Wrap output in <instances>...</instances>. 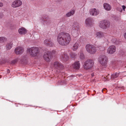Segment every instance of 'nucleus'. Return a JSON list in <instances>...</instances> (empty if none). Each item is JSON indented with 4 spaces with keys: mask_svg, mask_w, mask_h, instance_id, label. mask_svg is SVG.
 <instances>
[{
    "mask_svg": "<svg viewBox=\"0 0 126 126\" xmlns=\"http://www.w3.org/2000/svg\"><path fill=\"white\" fill-rule=\"evenodd\" d=\"M71 38L70 35L68 33L61 32L58 34L57 40L58 43L62 46H66L70 43Z\"/></svg>",
    "mask_w": 126,
    "mask_h": 126,
    "instance_id": "f257e3e1",
    "label": "nucleus"
},
{
    "mask_svg": "<svg viewBox=\"0 0 126 126\" xmlns=\"http://www.w3.org/2000/svg\"><path fill=\"white\" fill-rule=\"evenodd\" d=\"M85 48L87 51L91 54H94L96 51V47L92 44H88L86 45Z\"/></svg>",
    "mask_w": 126,
    "mask_h": 126,
    "instance_id": "f03ea898",
    "label": "nucleus"
},
{
    "mask_svg": "<svg viewBox=\"0 0 126 126\" xmlns=\"http://www.w3.org/2000/svg\"><path fill=\"white\" fill-rule=\"evenodd\" d=\"M38 48L37 47H32L31 48H28L27 49V52L33 56H36L38 52Z\"/></svg>",
    "mask_w": 126,
    "mask_h": 126,
    "instance_id": "7ed1b4c3",
    "label": "nucleus"
},
{
    "mask_svg": "<svg viewBox=\"0 0 126 126\" xmlns=\"http://www.w3.org/2000/svg\"><path fill=\"white\" fill-rule=\"evenodd\" d=\"M98 61L104 67H106L107 64L108 58L104 55L100 56L98 58Z\"/></svg>",
    "mask_w": 126,
    "mask_h": 126,
    "instance_id": "20e7f679",
    "label": "nucleus"
},
{
    "mask_svg": "<svg viewBox=\"0 0 126 126\" xmlns=\"http://www.w3.org/2000/svg\"><path fill=\"white\" fill-rule=\"evenodd\" d=\"M94 64V62L92 60H88L84 62L83 66L84 69H88L91 68Z\"/></svg>",
    "mask_w": 126,
    "mask_h": 126,
    "instance_id": "39448f33",
    "label": "nucleus"
},
{
    "mask_svg": "<svg viewBox=\"0 0 126 126\" xmlns=\"http://www.w3.org/2000/svg\"><path fill=\"white\" fill-rule=\"evenodd\" d=\"M110 25V22L106 20H104L99 22V26L101 28L105 29L109 27Z\"/></svg>",
    "mask_w": 126,
    "mask_h": 126,
    "instance_id": "423d86ee",
    "label": "nucleus"
},
{
    "mask_svg": "<svg viewBox=\"0 0 126 126\" xmlns=\"http://www.w3.org/2000/svg\"><path fill=\"white\" fill-rule=\"evenodd\" d=\"M55 50H53L51 53L50 51L46 52L43 56V57L45 60L47 62L50 61V58H51V56L54 54L55 53Z\"/></svg>",
    "mask_w": 126,
    "mask_h": 126,
    "instance_id": "0eeeda50",
    "label": "nucleus"
},
{
    "mask_svg": "<svg viewBox=\"0 0 126 126\" xmlns=\"http://www.w3.org/2000/svg\"><path fill=\"white\" fill-rule=\"evenodd\" d=\"M79 32V28L78 27L74 26L72 29V34L74 37H76L78 35Z\"/></svg>",
    "mask_w": 126,
    "mask_h": 126,
    "instance_id": "6e6552de",
    "label": "nucleus"
},
{
    "mask_svg": "<svg viewBox=\"0 0 126 126\" xmlns=\"http://www.w3.org/2000/svg\"><path fill=\"white\" fill-rule=\"evenodd\" d=\"M126 72L123 73H114L111 75V78L113 79H115L118 77H122L124 76H126V74L125 73Z\"/></svg>",
    "mask_w": 126,
    "mask_h": 126,
    "instance_id": "1a4fd4ad",
    "label": "nucleus"
},
{
    "mask_svg": "<svg viewBox=\"0 0 126 126\" xmlns=\"http://www.w3.org/2000/svg\"><path fill=\"white\" fill-rule=\"evenodd\" d=\"M22 3V2L21 0H16L12 3L11 6L13 8H16L20 6Z\"/></svg>",
    "mask_w": 126,
    "mask_h": 126,
    "instance_id": "9d476101",
    "label": "nucleus"
},
{
    "mask_svg": "<svg viewBox=\"0 0 126 126\" xmlns=\"http://www.w3.org/2000/svg\"><path fill=\"white\" fill-rule=\"evenodd\" d=\"M90 13L91 15L94 16H96L99 13V10L95 8L91 9L90 11Z\"/></svg>",
    "mask_w": 126,
    "mask_h": 126,
    "instance_id": "9b49d317",
    "label": "nucleus"
},
{
    "mask_svg": "<svg viewBox=\"0 0 126 126\" xmlns=\"http://www.w3.org/2000/svg\"><path fill=\"white\" fill-rule=\"evenodd\" d=\"M115 50L116 47L114 46H110L108 48L107 53L109 54H112L115 51Z\"/></svg>",
    "mask_w": 126,
    "mask_h": 126,
    "instance_id": "f8f14e48",
    "label": "nucleus"
},
{
    "mask_svg": "<svg viewBox=\"0 0 126 126\" xmlns=\"http://www.w3.org/2000/svg\"><path fill=\"white\" fill-rule=\"evenodd\" d=\"M81 38L79 40H78L75 44L73 45L72 47V49L74 51L76 50L81 46L80 42Z\"/></svg>",
    "mask_w": 126,
    "mask_h": 126,
    "instance_id": "ddd939ff",
    "label": "nucleus"
},
{
    "mask_svg": "<svg viewBox=\"0 0 126 126\" xmlns=\"http://www.w3.org/2000/svg\"><path fill=\"white\" fill-rule=\"evenodd\" d=\"M24 51L23 48L21 47H18L15 49V52L16 54H21Z\"/></svg>",
    "mask_w": 126,
    "mask_h": 126,
    "instance_id": "4468645a",
    "label": "nucleus"
},
{
    "mask_svg": "<svg viewBox=\"0 0 126 126\" xmlns=\"http://www.w3.org/2000/svg\"><path fill=\"white\" fill-rule=\"evenodd\" d=\"M44 43L46 46L49 47L52 46L53 45V42L49 38L46 39L44 41Z\"/></svg>",
    "mask_w": 126,
    "mask_h": 126,
    "instance_id": "2eb2a0df",
    "label": "nucleus"
},
{
    "mask_svg": "<svg viewBox=\"0 0 126 126\" xmlns=\"http://www.w3.org/2000/svg\"><path fill=\"white\" fill-rule=\"evenodd\" d=\"M61 55L60 59L63 61L65 62L68 60L69 58L66 53H64Z\"/></svg>",
    "mask_w": 126,
    "mask_h": 126,
    "instance_id": "dca6fc26",
    "label": "nucleus"
},
{
    "mask_svg": "<svg viewBox=\"0 0 126 126\" xmlns=\"http://www.w3.org/2000/svg\"><path fill=\"white\" fill-rule=\"evenodd\" d=\"M94 35L96 37L99 38H101L104 36V33L101 32H95Z\"/></svg>",
    "mask_w": 126,
    "mask_h": 126,
    "instance_id": "f3484780",
    "label": "nucleus"
},
{
    "mask_svg": "<svg viewBox=\"0 0 126 126\" xmlns=\"http://www.w3.org/2000/svg\"><path fill=\"white\" fill-rule=\"evenodd\" d=\"M27 30L24 27H21L18 30V32L19 34L21 35H24L27 33Z\"/></svg>",
    "mask_w": 126,
    "mask_h": 126,
    "instance_id": "a211bd4d",
    "label": "nucleus"
},
{
    "mask_svg": "<svg viewBox=\"0 0 126 126\" xmlns=\"http://www.w3.org/2000/svg\"><path fill=\"white\" fill-rule=\"evenodd\" d=\"M72 66L75 69H78L80 67V64L79 61L75 62L73 64Z\"/></svg>",
    "mask_w": 126,
    "mask_h": 126,
    "instance_id": "6ab92c4d",
    "label": "nucleus"
},
{
    "mask_svg": "<svg viewBox=\"0 0 126 126\" xmlns=\"http://www.w3.org/2000/svg\"><path fill=\"white\" fill-rule=\"evenodd\" d=\"M104 9L107 11H110L111 9V7L109 4L107 3H104L103 5Z\"/></svg>",
    "mask_w": 126,
    "mask_h": 126,
    "instance_id": "aec40b11",
    "label": "nucleus"
},
{
    "mask_svg": "<svg viewBox=\"0 0 126 126\" xmlns=\"http://www.w3.org/2000/svg\"><path fill=\"white\" fill-rule=\"evenodd\" d=\"M92 19L91 18H87L85 20V23L88 26H90L92 24Z\"/></svg>",
    "mask_w": 126,
    "mask_h": 126,
    "instance_id": "412c9836",
    "label": "nucleus"
},
{
    "mask_svg": "<svg viewBox=\"0 0 126 126\" xmlns=\"http://www.w3.org/2000/svg\"><path fill=\"white\" fill-rule=\"evenodd\" d=\"M53 67L57 69L59 67H61V65L60 63L58 62H55L53 64Z\"/></svg>",
    "mask_w": 126,
    "mask_h": 126,
    "instance_id": "4be33fe9",
    "label": "nucleus"
},
{
    "mask_svg": "<svg viewBox=\"0 0 126 126\" xmlns=\"http://www.w3.org/2000/svg\"><path fill=\"white\" fill-rule=\"evenodd\" d=\"M13 43L11 42L8 43L5 46V48L6 50H10L12 47Z\"/></svg>",
    "mask_w": 126,
    "mask_h": 126,
    "instance_id": "5701e85b",
    "label": "nucleus"
},
{
    "mask_svg": "<svg viewBox=\"0 0 126 126\" xmlns=\"http://www.w3.org/2000/svg\"><path fill=\"white\" fill-rule=\"evenodd\" d=\"M43 20L44 22V23L47 24H49L51 21V20L48 18H44L42 19Z\"/></svg>",
    "mask_w": 126,
    "mask_h": 126,
    "instance_id": "b1692460",
    "label": "nucleus"
},
{
    "mask_svg": "<svg viewBox=\"0 0 126 126\" xmlns=\"http://www.w3.org/2000/svg\"><path fill=\"white\" fill-rule=\"evenodd\" d=\"M75 10L74 9H73L71 10L70 12L68 13L66 15L67 17H69L72 15H73L75 13Z\"/></svg>",
    "mask_w": 126,
    "mask_h": 126,
    "instance_id": "393cba45",
    "label": "nucleus"
},
{
    "mask_svg": "<svg viewBox=\"0 0 126 126\" xmlns=\"http://www.w3.org/2000/svg\"><path fill=\"white\" fill-rule=\"evenodd\" d=\"M7 40V38L4 37H0V43H4Z\"/></svg>",
    "mask_w": 126,
    "mask_h": 126,
    "instance_id": "a878e982",
    "label": "nucleus"
},
{
    "mask_svg": "<svg viewBox=\"0 0 126 126\" xmlns=\"http://www.w3.org/2000/svg\"><path fill=\"white\" fill-rule=\"evenodd\" d=\"M70 57L71 58L73 59L75 57L76 55L74 53H70Z\"/></svg>",
    "mask_w": 126,
    "mask_h": 126,
    "instance_id": "bb28decb",
    "label": "nucleus"
},
{
    "mask_svg": "<svg viewBox=\"0 0 126 126\" xmlns=\"http://www.w3.org/2000/svg\"><path fill=\"white\" fill-rule=\"evenodd\" d=\"M112 42L116 44H117L118 43H117V40L116 38L115 37H114L111 40Z\"/></svg>",
    "mask_w": 126,
    "mask_h": 126,
    "instance_id": "cd10ccee",
    "label": "nucleus"
},
{
    "mask_svg": "<svg viewBox=\"0 0 126 126\" xmlns=\"http://www.w3.org/2000/svg\"><path fill=\"white\" fill-rule=\"evenodd\" d=\"M80 58L81 59H83L84 58V56L83 53L82 52H81L80 53Z\"/></svg>",
    "mask_w": 126,
    "mask_h": 126,
    "instance_id": "c85d7f7f",
    "label": "nucleus"
},
{
    "mask_svg": "<svg viewBox=\"0 0 126 126\" xmlns=\"http://www.w3.org/2000/svg\"><path fill=\"white\" fill-rule=\"evenodd\" d=\"M18 59H16L12 61V63L13 64L15 63L18 61Z\"/></svg>",
    "mask_w": 126,
    "mask_h": 126,
    "instance_id": "c756f323",
    "label": "nucleus"
},
{
    "mask_svg": "<svg viewBox=\"0 0 126 126\" xmlns=\"http://www.w3.org/2000/svg\"><path fill=\"white\" fill-rule=\"evenodd\" d=\"M3 15L2 13L1 12H0V18H2L3 16Z\"/></svg>",
    "mask_w": 126,
    "mask_h": 126,
    "instance_id": "7c9ffc66",
    "label": "nucleus"
},
{
    "mask_svg": "<svg viewBox=\"0 0 126 126\" xmlns=\"http://www.w3.org/2000/svg\"><path fill=\"white\" fill-rule=\"evenodd\" d=\"M122 7L124 11H125V9L126 8V7L124 5H122Z\"/></svg>",
    "mask_w": 126,
    "mask_h": 126,
    "instance_id": "2f4dec72",
    "label": "nucleus"
},
{
    "mask_svg": "<svg viewBox=\"0 0 126 126\" xmlns=\"http://www.w3.org/2000/svg\"><path fill=\"white\" fill-rule=\"evenodd\" d=\"M117 10L121 12L122 11V10L121 8L120 9L119 8H117Z\"/></svg>",
    "mask_w": 126,
    "mask_h": 126,
    "instance_id": "473e14b6",
    "label": "nucleus"
},
{
    "mask_svg": "<svg viewBox=\"0 0 126 126\" xmlns=\"http://www.w3.org/2000/svg\"><path fill=\"white\" fill-rule=\"evenodd\" d=\"M3 3L2 2H0V7H2L3 6Z\"/></svg>",
    "mask_w": 126,
    "mask_h": 126,
    "instance_id": "72a5a7b5",
    "label": "nucleus"
},
{
    "mask_svg": "<svg viewBox=\"0 0 126 126\" xmlns=\"http://www.w3.org/2000/svg\"><path fill=\"white\" fill-rule=\"evenodd\" d=\"M124 36L125 38L126 39V32L124 34Z\"/></svg>",
    "mask_w": 126,
    "mask_h": 126,
    "instance_id": "f704fd0d",
    "label": "nucleus"
},
{
    "mask_svg": "<svg viewBox=\"0 0 126 126\" xmlns=\"http://www.w3.org/2000/svg\"><path fill=\"white\" fill-rule=\"evenodd\" d=\"M7 72L8 73H10V70L9 69H8Z\"/></svg>",
    "mask_w": 126,
    "mask_h": 126,
    "instance_id": "c9c22d12",
    "label": "nucleus"
},
{
    "mask_svg": "<svg viewBox=\"0 0 126 126\" xmlns=\"http://www.w3.org/2000/svg\"><path fill=\"white\" fill-rule=\"evenodd\" d=\"M91 75L92 77L93 76H94V74L93 73H92L91 74Z\"/></svg>",
    "mask_w": 126,
    "mask_h": 126,
    "instance_id": "e433bc0d",
    "label": "nucleus"
},
{
    "mask_svg": "<svg viewBox=\"0 0 126 126\" xmlns=\"http://www.w3.org/2000/svg\"><path fill=\"white\" fill-rule=\"evenodd\" d=\"M104 90H106V89H103L102 90V92H103V91Z\"/></svg>",
    "mask_w": 126,
    "mask_h": 126,
    "instance_id": "4c0bfd02",
    "label": "nucleus"
},
{
    "mask_svg": "<svg viewBox=\"0 0 126 126\" xmlns=\"http://www.w3.org/2000/svg\"><path fill=\"white\" fill-rule=\"evenodd\" d=\"M103 49H104V48H103L102 49H100V50H102Z\"/></svg>",
    "mask_w": 126,
    "mask_h": 126,
    "instance_id": "58836bf2",
    "label": "nucleus"
},
{
    "mask_svg": "<svg viewBox=\"0 0 126 126\" xmlns=\"http://www.w3.org/2000/svg\"><path fill=\"white\" fill-rule=\"evenodd\" d=\"M107 40V39H106V40H105V41H106Z\"/></svg>",
    "mask_w": 126,
    "mask_h": 126,
    "instance_id": "ea45409f",
    "label": "nucleus"
}]
</instances>
